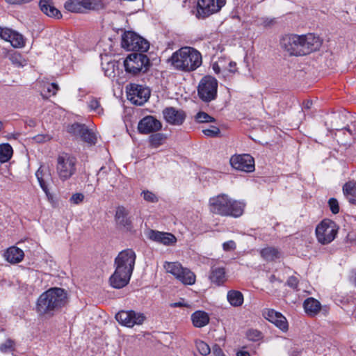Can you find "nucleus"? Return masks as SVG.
Segmentation results:
<instances>
[{
    "mask_svg": "<svg viewBox=\"0 0 356 356\" xmlns=\"http://www.w3.org/2000/svg\"><path fill=\"white\" fill-rule=\"evenodd\" d=\"M14 31L10 29H2V33H1L0 37L6 41L10 42L12 35H13Z\"/></svg>",
    "mask_w": 356,
    "mask_h": 356,
    "instance_id": "49",
    "label": "nucleus"
},
{
    "mask_svg": "<svg viewBox=\"0 0 356 356\" xmlns=\"http://www.w3.org/2000/svg\"><path fill=\"white\" fill-rule=\"evenodd\" d=\"M127 88L128 90L127 96L129 99L136 105H143L149 97V90L141 85L131 83Z\"/></svg>",
    "mask_w": 356,
    "mask_h": 356,
    "instance_id": "13",
    "label": "nucleus"
},
{
    "mask_svg": "<svg viewBox=\"0 0 356 356\" xmlns=\"http://www.w3.org/2000/svg\"><path fill=\"white\" fill-rule=\"evenodd\" d=\"M236 356H250L248 351L239 350L236 353Z\"/></svg>",
    "mask_w": 356,
    "mask_h": 356,
    "instance_id": "63",
    "label": "nucleus"
},
{
    "mask_svg": "<svg viewBox=\"0 0 356 356\" xmlns=\"http://www.w3.org/2000/svg\"><path fill=\"white\" fill-rule=\"evenodd\" d=\"M108 169L105 167H102L99 172H97V181H99L100 179H104L106 178V175H108Z\"/></svg>",
    "mask_w": 356,
    "mask_h": 356,
    "instance_id": "53",
    "label": "nucleus"
},
{
    "mask_svg": "<svg viewBox=\"0 0 356 356\" xmlns=\"http://www.w3.org/2000/svg\"><path fill=\"white\" fill-rule=\"evenodd\" d=\"M343 192L348 199V202L352 204H356V182L348 181L343 186Z\"/></svg>",
    "mask_w": 356,
    "mask_h": 356,
    "instance_id": "26",
    "label": "nucleus"
},
{
    "mask_svg": "<svg viewBox=\"0 0 356 356\" xmlns=\"http://www.w3.org/2000/svg\"><path fill=\"white\" fill-rule=\"evenodd\" d=\"M13 341L8 339L4 343L0 345V350L4 353H8L13 350Z\"/></svg>",
    "mask_w": 356,
    "mask_h": 356,
    "instance_id": "45",
    "label": "nucleus"
},
{
    "mask_svg": "<svg viewBox=\"0 0 356 356\" xmlns=\"http://www.w3.org/2000/svg\"><path fill=\"white\" fill-rule=\"evenodd\" d=\"M230 164L238 170L250 172L254 170V161L250 154H241L232 156Z\"/></svg>",
    "mask_w": 356,
    "mask_h": 356,
    "instance_id": "14",
    "label": "nucleus"
},
{
    "mask_svg": "<svg viewBox=\"0 0 356 356\" xmlns=\"http://www.w3.org/2000/svg\"><path fill=\"white\" fill-rule=\"evenodd\" d=\"M328 205L332 213L337 214L339 212V202L335 198H330L328 201Z\"/></svg>",
    "mask_w": 356,
    "mask_h": 356,
    "instance_id": "46",
    "label": "nucleus"
},
{
    "mask_svg": "<svg viewBox=\"0 0 356 356\" xmlns=\"http://www.w3.org/2000/svg\"><path fill=\"white\" fill-rule=\"evenodd\" d=\"M170 61L176 70L190 72L202 65V58L200 52L195 48L184 47L172 54Z\"/></svg>",
    "mask_w": 356,
    "mask_h": 356,
    "instance_id": "2",
    "label": "nucleus"
},
{
    "mask_svg": "<svg viewBox=\"0 0 356 356\" xmlns=\"http://www.w3.org/2000/svg\"><path fill=\"white\" fill-rule=\"evenodd\" d=\"M212 353L214 356H225V354L219 345L215 344L212 347Z\"/></svg>",
    "mask_w": 356,
    "mask_h": 356,
    "instance_id": "56",
    "label": "nucleus"
},
{
    "mask_svg": "<svg viewBox=\"0 0 356 356\" xmlns=\"http://www.w3.org/2000/svg\"><path fill=\"white\" fill-rule=\"evenodd\" d=\"M264 316L270 322L275 324L282 331H286L288 328V323L286 318L280 312L274 309H267L263 314Z\"/></svg>",
    "mask_w": 356,
    "mask_h": 356,
    "instance_id": "19",
    "label": "nucleus"
},
{
    "mask_svg": "<svg viewBox=\"0 0 356 356\" xmlns=\"http://www.w3.org/2000/svg\"><path fill=\"white\" fill-rule=\"evenodd\" d=\"M125 71L131 76H138L147 72L151 65L147 55L143 53H131L124 61Z\"/></svg>",
    "mask_w": 356,
    "mask_h": 356,
    "instance_id": "4",
    "label": "nucleus"
},
{
    "mask_svg": "<svg viewBox=\"0 0 356 356\" xmlns=\"http://www.w3.org/2000/svg\"><path fill=\"white\" fill-rule=\"evenodd\" d=\"M177 279L185 285H192L195 282V275L188 268H182L180 271L179 275Z\"/></svg>",
    "mask_w": 356,
    "mask_h": 356,
    "instance_id": "28",
    "label": "nucleus"
},
{
    "mask_svg": "<svg viewBox=\"0 0 356 356\" xmlns=\"http://www.w3.org/2000/svg\"><path fill=\"white\" fill-rule=\"evenodd\" d=\"M4 257L8 262L15 264L23 260L24 253L20 248L12 246L7 249L4 253Z\"/></svg>",
    "mask_w": 356,
    "mask_h": 356,
    "instance_id": "24",
    "label": "nucleus"
},
{
    "mask_svg": "<svg viewBox=\"0 0 356 356\" xmlns=\"http://www.w3.org/2000/svg\"><path fill=\"white\" fill-rule=\"evenodd\" d=\"M164 119L170 124L181 125L185 120L186 113L174 107H167L163 111Z\"/></svg>",
    "mask_w": 356,
    "mask_h": 356,
    "instance_id": "17",
    "label": "nucleus"
},
{
    "mask_svg": "<svg viewBox=\"0 0 356 356\" xmlns=\"http://www.w3.org/2000/svg\"><path fill=\"white\" fill-rule=\"evenodd\" d=\"M67 293L61 288H51L42 293L36 303L39 316L51 318L67 303Z\"/></svg>",
    "mask_w": 356,
    "mask_h": 356,
    "instance_id": "1",
    "label": "nucleus"
},
{
    "mask_svg": "<svg viewBox=\"0 0 356 356\" xmlns=\"http://www.w3.org/2000/svg\"><path fill=\"white\" fill-rule=\"evenodd\" d=\"M131 276V274L115 268L114 273L110 277L111 285L113 288L121 289L129 283Z\"/></svg>",
    "mask_w": 356,
    "mask_h": 356,
    "instance_id": "20",
    "label": "nucleus"
},
{
    "mask_svg": "<svg viewBox=\"0 0 356 356\" xmlns=\"http://www.w3.org/2000/svg\"><path fill=\"white\" fill-rule=\"evenodd\" d=\"M261 256L266 261H273L280 257L277 249L273 247H267L261 250Z\"/></svg>",
    "mask_w": 356,
    "mask_h": 356,
    "instance_id": "32",
    "label": "nucleus"
},
{
    "mask_svg": "<svg viewBox=\"0 0 356 356\" xmlns=\"http://www.w3.org/2000/svg\"><path fill=\"white\" fill-rule=\"evenodd\" d=\"M88 106L91 111L96 112L99 115L103 113L104 110L101 107L99 100L97 98L92 97L88 102Z\"/></svg>",
    "mask_w": 356,
    "mask_h": 356,
    "instance_id": "40",
    "label": "nucleus"
},
{
    "mask_svg": "<svg viewBox=\"0 0 356 356\" xmlns=\"http://www.w3.org/2000/svg\"><path fill=\"white\" fill-rule=\"evenodd\" d=\"M8 58L11 63L17 67H23L26 63L25 59L17 52L9 54Z\"/></svg>",
    "mask_w": 356,
    "mask_h": 356,
    "instance_id": "38",
    "label": "nucleus"
},
{
    "mask_svg": "<svg viewBox=\"0 0 356 356\" xmlns=\"http://www.w3.org/2000/svg\"><path fill=\"white\" fill-rule=\"evenodd\" d=\"M222 247L225 251L233 250L236 248V243L234 241H229L224 243Z\"/></svg>",
    "mask_w": 356,
    "mask_h": 356,
    "instance_id": "52",
    "label": "nucleus"
},
{
    "mask_svg": "<svg viewBox=\"0 0 356 356\" xmlns=\"http://www.w3.org/2000/svg\"><path fill=\"white\" fill-rule=\"evenodd\" d=\"M58 90V86L56 83H51L48 88L47 90L49 92H51L52 95H56Z\"/></svg>",
    "mask_w": 356,
    "mask_h": 356,
    "instance_id": "57",
    "label": "nucleus"
},
{
    "mask_svg": "<svg viewBox=\"0 0 356 356\" xmlns=\"http://www.w3.org/2000/svg\"><path fill=\"white\" fill-rule=\"evenodd\" d=\"M195 120L199 123H205V122H216V119L212 116L209 115L208 113L202 111L198 112L195 117Z\"/></svg>",
    "mask_w": 356,
    "mask_h": 356,
    "instance_id": "39",
    "label": "nucleus"
},
{
    "mask_svg": "<svg viewBox=\"0 0 356 356\" xmlns=\"http://www.w3.org/2000/svg\"><path fill=\"white\" fill-rule=\"evenodd\" d=\"M287 284H288V286H289L290 287H291L294 289H297L298 285V278L294 276L290 277L287 280Z\"/></svg>",
    "mask_w": 356,
    "mask_h": 356,
    "instance_id": "54",
    "label": "nucleus"
},
{
    "mask_svg": "<svg viewBox=\"0 0 356 356\" xmlns=\"http://www.w3.org/2000/svg\"><path fill=\"white\" fill-rule=\"evenodd\" d=\"M165 139V136L163 134L157 133L152 134L149 138V142L152 147H158L163 144Z\"/></svg>",
    "mask_w": 356,
    "mask_h": 356,
    "instance_id": "36",
    "label": "nucleus"
},
{
    "mask_svg": "<svg viewBox=\"0 0 356 356\" xmlns=\"http://www.w3.org/2000/svg\"><path fill=\"white\" fill-rule=\"evenodd\" d=\"M275 280H276V277H275V276L274 275H271V276H270V281L271 282H274V281H275Z\"/></svg>",
    "mask_w": 356,
    "mask_h": 356,
    "instance_id": "64",
    "label": "nucleus"
},
{
    "mask_svg": "<svg viewBox=\"0 0 356 356\" xmlns=\"http://www.w3.org/2000/svg\"><path fill=\"white\" fill-rule=\"evenodd\" d=\"M130 314H131V321L133 323V327L135 325H141L143 323L146 317L143 313L136 312L135 311L130 310Z\"/></svg>",
    "mask_w": 356,
    "mask_h": 356,
    "instance_id": "41",
    "label": "nucleus"
},
{
    "mask_svg": "<svg viewBox=\"0 0 356 356\" xmlns=\"http://www.w3.org/2000/svg\"><path fill=\"white\" fill-rule=\"evenodd\" d=\"M212 68L216 74H219L220 72V67L218 63H214L212 65Z\"/></svg>",
    "mask_w": 356,
    "mask_h": 356,
    "instance_id": "60",
    "label": "nucleus"
},
{
    "mask_svg": "<svg viewBox=\"0 0 356 356\" xmlns=\"http://www.w3.org/2000/svg\"><path fill=\"white\" fill-rule=\"evenodd\" d=\"M196 346L200 353L202 355H207L211 353L209 346L203 341H197Z\"/></svg>",
    "mask_w": 356,
    "mask_h": 356,
    "instance_id": "42",
    "label": "nucleus"
},
{
    "mask_svg": "<svg viewBox=\"0 0 356 356\" xmlns=\"http://www.w3.org/2000/svg\"><path fill=\"white\" fill-rule=\"evenodd\" d=\"M166 272L172 274L176 278L182 270L181 265L178 262H165L163 265Z\"/></svg>",
    "mask_w": 356,
    "mask_h": 356,
    "instance_id": "33",
    "label": "nucleus"
},
{
    "mask_svg": "<svg viewBox=\"0 0 356 356\" xmlns=\"http://www.w3.org/2000/svg\"><path fill=\"white\" fill-rule=\"evenodd\" d=\"M84 199V195L82 193H75L73 194L70 198L71 202L78 204L83 202Z\"/></svg>",
    "mask_w": 356,
    "mask_h": 356,
    "instance_id": "51",
    "label": "nucleus"
},
{
    "mask_svg": "<svg viewBox=\"0 0 356 356\" xmlns=\"http://www.w3.org/2000/svg\"><path fill=\"white\" fill-rule=\"evenodd\" d=\"M303 305L305 312L310 316L316 315L321 309V303L313 298L306 299Z\"/></svg>",
    "mask_w": 356,
    "mask_h": 356,
    "instance_id": "27",
    "label": "nucleus"
},
{
    "mask_svg": "<svg viewBox=\"0 0 356 356\" xmlns=\"http://www.w3.org/2000/svg\"><path fill=\"white\" fill-rule=\"evenodd\" d=\"M117 321L122 325L132 327L133 323L131 319V314L130 311H120L115 315Z\"/></svg>",
    "mask_w": 356,
    "mask_h": 356,
    "instance_id": "31",
    "label": "nucleus"
},
{
    "mask_svg": "<svg viewBox=\"0 0 356 356\" xmlns=\"http://www.w3.org/2000/svg\"><path fill=\"white\" fill-rule=\"evenodd\" d=\"M76 159L62 153L57 157L56 172L62 181L69 179L76 172Z\"/></svg>",
    "mask_w": 356,
    "mask_h": 356,
    "instance_id": "5",
    "label": "nucleus"
},
{
    "mask_svg": "<svg viewBox=\"0 0 356 356\" xmlns=\"http://www.w3.org/2000/svg\"><path fill=\"white\" fill-rule=\"evenodd\" d=\"M218 81L210 75L204 76L197 87V95L204 102H210L217 97Z\"/></svg>",
    "mask_w": 356,
    "mask_h": 356,
    "instance_id": "6",
    "label": "nucleus"
},
{
    "mask_svg": "<svg viewBox=\"0 0 356 356\" xmlns=\"http://www.w3.org/2000/svg\"><path fill=\"white\" fill-rule=\"evenodd\" d=\"M148 237L150 240L165 245H172L177 242V238L172 234L152 229L149 232Z\"/></svg>",
    "mask_w": 356,
    "mask_h": 356,
    "instance_id": "18",
    "label": "nucleus"
},
{
    "mask_svg": "<svg viewBox=\"0 0 356 356\" xmlns=\"http://www.w3.org/2000/svg\"><path fill=\"white\" fill-rule=\"evenodd\" d=\"M229 72H235L236 71V63L235 62H233V61H231L229 62Z\"/></svg>",
    "mask_w": 356,
    "mask_h": 356,
    "instance_id": "61",
    "label": "nucleus"
},
{
    "mask_svg": "<svg viewBox=\"0 0 356 356\" xmlns=\"http://www.w3.org/2000/svg\"><path fill=\"white\" fill-rule=\"evenodd\" d=\"M142 194L143 195L144 200L147 202H156L158 201L156 196L149 191H143Z\"/></svg>",
    "mask_w": 356,
    "mask_h": 356,
    "instance_id": "47",
    "label": "nucleus"
},
{
    "mask_svg": "<svg viewBox=\"0 0 356 356\" xmlns=\"http://www.w3.org/2000/svg\"><path fill=\"white\" fill-rule=\"evenodd\" d=\"M225 3L226 0H198L196 17L205 19L219 12Z\"/></svg>",
    "mask_w": 356,
    "mask_h": 356,
    "instance_id": "10",
    "label": "nucleus"
},
{
    "mask_svg": "<svg viewBox=\"0 0 356 356\" xmlns=\"http://www.w3.org/2000/svg\"><path fill=\"white\" fill-rule=\"evenodd\" d=\"M337 232V225L329 219L322 220L316 228L318 241L323 245L331 243L335 238Z\"/></svg>",
    "mask_w": 356,
    "mask_h": 356,
    "instance_id": "8",
    "label": "nucleus"
},
{
    "mask_svg": "<svg viewBox=\"0 0 356 356\" xmlns=\"http://www.w3.org/2000/svg\"><path fill=\"white\" fill-rule=\"evenodd\" d=\"M81 140L88 143L89 145H95L97 143V136L92 130L89 129L88 127L84 131L81 137Z\"/></svg>",
    "mask_w": 356,
    "mask_h": 356,
    "instance_id": "35",
    "label": "nucleus"
},
{
    "mask_svg": "<svg viewBox=\"0 0 356 356\" xmlns=\"http://www.w3.org/2000/svg\"><path fill=\"white\" fill-rule=\"evenodd\" d=\"M246 337L250 341H257L261 339V332L257 330H249L246 332Z\"/></svg>",
    "mask_w": 356,
    "mask_h": 356,
    "instance_id": "43",
    "label": "nucleus"
},
{
    "mask_svg": "<svg viewBox=\"0 0 356 356\" xmlns=\"http://www.w3.org/2000/svg\"><path fill=\"white\" fill-rule=\"evenodd\" d=\"M122 47L127 51L145 52L149 49V44L136 33L127 31L122 36Z\"/></svg>",
    "mask_w": 356,
    "mask_h": 356,
    "instance_id": "7",
    "label": "nucleus"
},
{
    "mask_svg": "<svg viewBox=\"0 0 356 356\" xmlns=\"http://www.w3.org/2000/svg\"><path fill=\"white\" fill-rule=\"evenodd\" d=\"M280 46L289 56H302L300 35L288 34L280 40Z\"/></svg>",
    "mask_w": 356,
    "mask_h": 356,
    "instance_id": "11",
    "label": "nucleus"
},
{
    "mask_svg": "<svg viewBox=\"0 0 356 356\" xmlns=\"http://www.w3.org/2000/svg\"><path fill=\"white\" fill-rule=\"evenodd\" d=\"M35 176H36V177H37V179H38V181H40V180L44 179V177H43V176H44V175H43V170H42V168H40L37 170V172H36V173H35Z\"/></svg>",
    "mask_w": 356,
    "mask_h": 356,
    "instance_id": "59",
    "label": "nucleus"
},
{
    "mask_svg": "<svg viewBox=\"0 0 356 356\" xmlns=\"http://www.w3.org/2000/svg\"><path fill=\"white\" fill-rule=\"evenodd\" d=\"M193 325L196 327H202L209 322L207 313L203 311H196L191 315Z\"/></svg>",
    "mask_w": 356,
    "mask_h": 356,
    "instance_id": "25",
    "label": "nucleus"
},
{
    "mask_svg": "<svg viewBox=\"0 0 356 356\" xmlns=\"http://www.w3.org/2000/svg\"><path fill=\"white\" fill-rule=\"evenodd\" d=\"M50 136L49 135H42V134H38L33 137V140L36 143H44L46 141H48L50 140Z\"/></svg>",
    "mask_w": 356,
    "mask_h": 356,
    "instance_id": "55",
    "label": "nucleus"
},
{
    "mask_svg": "<svg viewBox=\"0 0 356 356\" xmlns=\"http://www.w3.org/2000/svg\"><path fill=\"white\" fill-rule=\"evenodd\" d=\"M115 220L118 225L123 227L127 230L131 229V220L129 217V211L125 207L122 206L117 207Z\"/></svg>",
    "mask_w": 356,
    "mask_h": 356,
    "instance_id": "22",
    "label": "nucleus"
},
{
    "mask_svg": "<svg viewBox=\"0 0 356 356\" xmlns=\"http://www.w3.org/2000/svg\"><path fill=\"white\" fill-rule=\"evenodd\" d=\"M10 44L15 48H21L25 45V40L22 34L14 31L10 40Z\"/></svg>",
    "mask_w": 356,
    "mask_h": 356,
    "instance_id": "37",
    "label": "nucleus"
},
{
    "mask_svg": "<svg viewBox=\"0 0 356 356\" xmlns=\"http://www.w3.org/2000/svg\"><path fill=\"white\" fill-rule=\"evenodd\" d=\"M14 31L10 29H2V33H1L0 37L6 41L10 42L12 35H13Z\"/></svg>",
    "mask_w": 356,
    "mask_h": 356,
    "instance_id": "50",
    "label": "nucleus"
},
{
    "mask_svg": "<svg viewBox=\"0 0 356 356\" xmlns=\"http://www.w3.org/2000/svg\"><path fill=\"white\" fill-rule=\"evenodd\" d=\"M136 257V254L131 249L120 252L115 260L116 269L131 275L134 268Z\"/></svg>",
    "mask_w": 356,
    "mask_h": 356,
    "instance_id": "12",
    "label": "nucleus"
},
{
    "mask_svg": "<svg viewBox=\"0 0 356 356\" xmlns=\"http://www.w3.org/2000/svg\"><path fill=\"white\" fill-rule=\"evenodd\" d=\"M86 128L83 124L74 123L68 127L67 131L70 134L81 138Z\"/></svg>",
    "mask_w": 356,
    "mask_h": 356,
    "instance_id": "34",
    "label": "nucleus"
},
{
    "mask_svg": "<svg viewBox=\"0 0 356 356\" xmlns=\"http://www.w3.org/2000/svg\"><path fill=\"white\" fill-rule=\"evenodd\" d=\"M39 6L41 11L50 17L60 19L62 17L61 13L54 6L51 0H40Z\"/></svg>",
    "mask_w": 356,
    "mask_h": 356,
    "instance_id": "23",
    "label": "nucleus"
},
{
    "mask_svg": "<svg viewBox=\"0 0 356 356\" xmlns=\"http://www.w3.org/2000/svg\"><path fill=\"white\" fill-rule=\"evenodd\" d=\"M185 305H186L184 302H173V303H171L170 305V306L171 307H184Z\"/></svg>",
    "mask_w": 356,
    "mask_h": 356,
    "instance_id": "62",
    "label": "nucleus"
},
{
    "mask_svg": "<svg viewBox=\"0 0 356 356\" xmlns=\"http://www.w3.org/2000/svg\"><path fill=\"white\" fill-rule=\"evenodd\" d=\"M13 150L11 145L8 143L0 145V163L8 162L12 157Z\"/></svg>",
    "mask_w": 356,
    "mask_h": 356,
    "instance_id": "30",
    "label": "nucleus"
},
{
    "mask_svg": "<svg viewBox=\"0 0 356 356\" xmlns=\"http://www.w3.org/2000/svg\"><path fill=\"white\" fill-rule=\"evenodd\" d=\"M65 8L71 13H84L86 10H99L104 8L102 0H68Z\"/></svg>",
    "mask_w": 356,
    "mask_h": 356,
    "instance_id": "9",
    "label": "nucleus"
},
{
    "mask_svg": "<svg viewBox=\"0 0 356 356\" xmlns=\"http://www.w3.org/2000/svg\"><path fill=\"white\" fill-rule=\"evenodd\" d=\"M161 127V122L152 115L143 118L140 120L138 125V131L144 134L158 131Z\"/></svg>",
    "mask_w": 356,
    "mask_h": 356,
    "instance_id": "16",
    "label": "nucleus"
},
{
    "mask_svg": "<svg viewBox=\"0 0 356 356\" xmlns=\"http://www.w3.org/2000/svg\"><path fill=\"white\" fill-rule=\"evenodd\" d=\"M39 184H40V187L42 188V189L44 191V192L48 195L49 193V189H48V187H47V185L46 184V182L44 181V179H42V180H40V181H38Z\"/></svg>",
    "mask_w": 356,
    "mask_h": 356,
    "instance_id": "58",
    "label": "nucleus"
},
{
    "mask_svg": "<svg viewBox=\"0 0 356 356\" xmlns=\"http://www.w3.org/2000/svg\"><path fill=\"white\" fill-rule=\"evenodd\" d=\"M210 210L221 216L239 217L243 214L244 204L233 200L227 195L220 194L209 200Z\"/></svg>",
    "mask_w": 356,
    "mask_h": 356,
    "instance_id": "3",
    "label": "nucleus"
},
{
    "mask_svg": "<svg viewBox=\"0 0 356 356\" xmlns=\"http://www.w3.org/2000/svg\"><path fill=\"white\" fill-rule=\"evenodd\" d=\"M114 67H115V64L113 63H108L106 64V67H103V70L104 71L105 76H106L108 77L114 76V74H115Z\"/></svg>",
    "mask_w": 356,
    "mask_h": 356,
    "instance_id": "48",
    "label": "nucleus"
},
{
    "mask_svg": "<svg viewBox=\"0 0 356 356\" xmlns=\"http://www.w3.org/2000/svg\"><path fill=\"white\" fill-rule=\"evenodd\" d=\"M202 132L205 136L209 137H216L220 134V129L215 126H211L209 129H203Z\"/></svg>",
    "mask_w": 356,
    "mask_h": 356,
    "instance_id": "44",
    "label": "nucleus"
},
{
    "mask_svg": "<svg viewBox=\"0 0 356 356\" xmlns=\"http://www.w3.org/2000/svg\"><path fill=\"white\" fill-rule=\"evenodd\" d=\"M302 44V56L307 55L320 49L322 45L321 38L313 33L300 35Z\"/></svg>",
    "mask_w": 356,
    "mask_h": 356,
    "instance_id": "15",
    "label": "nucleus"
},
{
    "mask_svg": "<svg viewBox=\"0 0 356 356\" xmlns=\"http://www.w3.org/2000/svg\"><path fill=\"white\" fill-rule=\"evenodd\" d=\"M227 298L228 302L233 307H239L243 303V295L238 291H229Z\"/></svg>",
    "mask_w": 356,
    "mask_h": 356,
    "instance_id": "29",
    "label": "nucleus"
},
{
    "mask_svg": "<svg viewBox=\"0 0 356 356\" xmlns=\"http://www.w3.org/2000/svg\"><path fill=\"white\" fill-rule=\"evenodd\" d=\"M209 278L217 286L223 284L227 280L225 268L218 265L211 266Z\"/></svg>",
    "mask_w": 356,
    "mask_h": 356,
    "instance_id": "21",
    "label": "nucleus"
}]
</instances>
